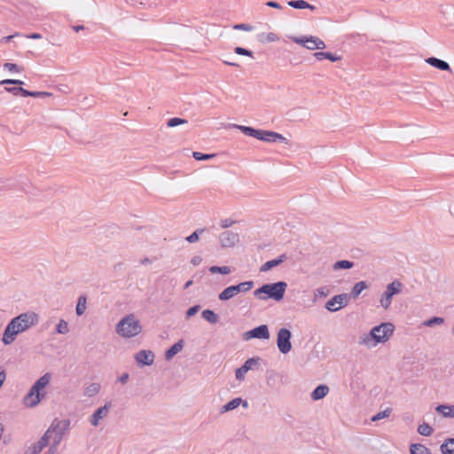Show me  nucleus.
Returning a JSON list of instances; mask_svg holds the SVG:
<instances>
[{
    "instance_id": "nucleus-1",
    "label": "nucleus",
    "mask_w": 454,
    "mask_h": 454,
    "mask_svg": "<svg viewBox=\"0 0 454 454\" xmlns=\"http://www.w3.org/2000/svg\"><path fill=\"white\" fill-rule=\"evenodd\" d=\"M37 320L38 317L35 313H22L12 318L4 329L2 341L5 345L12 343L19 333L35 325Z\"/></svg>"
},
{
    "instance_id": "nucleus-2",
    "label": "nucleus",
    "mask_w": 454,
    "mask_h": 454,
    "mask_svg": "<svg viewBox=\"0 0 454 454\" xmlns=\"http://www.w3.org/2000/svg\"><path fill=\"white\" fill-rule=\"evenodd\" d=\"M395 325L390 322L381 323L371 329L369 333L360 336L358 343L369 348L387 342L393 335Z\"/></svg>"
},
{
    "instance_id": "nucleus-3",
    "label": "nucleus",
    "mask_w": 454,
    "mask_h": 454,
    "mask_svg": "<svg viewBox=\"0 0 454 454\" xmlns=\"http://www.w3.org/2000/svg\"><path fill=\"white\" fill-rule=\"evenodd\" d=\"M51 379V374L47 372L41 376L31 387L28 393L24 397V404L27 407L32 408L36 406L43 398L45 396V393L42 392L45 388Z\"/></svg>"
},
{
    "instance_id": "nucleus-4",
    "label": "nucleus",
    "mask_w": 454,
    "mask_h": 454,
    "mask_svg": "<svg viewBox=\"0 0 454 454\" xmlns=\"http://www.w3.org/2000/svg\"><path fill=\"white\" fill-rule=\"evenodd\" d=\"M286 287L287 284L284 281L264 284L254 291V295L263 301L270 298L279 301L284 298Z\"/></svg>"
},
{
    "instance_id": "nucleus-5",
    "label": "nucleus",
    "mask_w": 454,
    "mask_h": 454,
    "mask_svg": "<svg viewBox=\"0 0 454 454\" xmlns=\"http://www.w3.org/2000/svg\"><path fill=\"white\" fill-rule=\"evenodd\" d=\"M116 333L124 338H132L142 332V326L134 314L122 317L116 325Z\"/></svg>"
},
{
    "instance_id": "nucleus-6",
    "label": "nucleus",
    "mask_w": 454,
    "mask_h": 454,
    "mask_svg": "<svg viewBox=\"0 0 454 454\" xmlns=\"http://www.w3.org/2000/svg\"><path fill=\"white\" fill-rule=\"evenodd\" d=\"M69 419H55L50 427L48 428L52 434V448H57L61 442L64 434L69 430Z\"/></svg>"
},
{
    "instance_id": "nucleus-7",
    "label": "nucleus",
    "mask_w": 454,
    "mask_h": 454,
    "mask_svg": "<svg viewBox=\"0 0 454 454\" xmlns=\"http://www.w3.org/2000/svg\"><path fill=\"white\" fill-rule=\"evenodd\" d=\"M289 38L309 51L324 50L326 47L325 42L315 35L290 36Z\"/></svg>"
},
{
    "instance_id": "nucleus-8",
    "label": "nucleus",
    "mask_w": 454,
    "mask_h": 454,
    "mask_svg": "<svg viewBox=\"0 0 454 454\" xmlns=\"http://www.w3.org/2000/svg\"><path fill=\"white\" fill-rule=\"evenodd\" d=\"M402 283L398 280L393 281L387 286L386 290L380 297V305L385 309H388L392 302V297L401 292Z\"/></svg>"
},
{
    "instance_id": "nucleus-9",
    "label": "nucleus",
    "mask_w": 454,
    "mask_h": 454,
    "mask_svg": "<svg viewBox=\"0 0 454 454\" xmlns=\"http://www.w3.org/2000/svg\"><path fill=\"white\" fill-rule=\"evenodd\" d=\"M292 333L286 328H280L277 336V346L282 354H287L292 349Z\"/></svg>"
},
{
    "instance_id": "nucleus-10",
    "label": "nucleus",
    "mask_w": 454,
    "mask_h": 454,
    "mask_svg": "<svg viewBox=\"0 0 454 454\" xmlns=\"http://www.w3.org/2000/svg\"><path fill=\"white\" fill-rule=\"evenodd\" d=\"M261 358L259 356L248 358L242 366L235 372L236 379L241 381L245 379L246 373L250 370H257L259 368Z\"/></svg>"
},
{
    "instance_id": "nucleus-11",
    "label": "nucleus",
    "mask_w": 454,
    "mask_h": 454,
    "mask_svg": "<svg viewBox=\"0 0 454 454\" xmlns=\"http://www.w3.org/2000/svg\"><path fill=\"white\" fill-rule=\"evenodd\" d=\"M251 339L268 340L270 339V332L267 325H261L253 328L250 331L246 332L243 334L244 340H249Z\"/></svg>"
},
{
    "instance_id": "nucleus-12",
    "label": "nucleus",
    "mask_w": 454,
    "mask_h": 454,
    "mask_svg": "<svg viewBox=\"0 0 454 454\" xmlns=\"http://www.w3.org/2000/svg\"><path fill=\"white\" fill-rule=\"evenodd\" d=\"M259 135L256 136V139L268 142V143H284L288 144V140L283 137L281 134L270 131V130H263V129H258Z\"/></svg>"
},
{
    "instance_id": "nucleus-13",
    "label": "nucleus",
    "mask_w": 454,
    "mask_h": 454,
    "mask_svg": "<svg viewBox=\"0 0 454 454\" xmlns=\"http://www.w3.org/2000/svg\"><path fill=\"white\" fill-rule=\"evenodd\" d=\"M348 303V294H340L334 295L325 303V309L331 312H335L340 310L341 308L345 307Z\"/></svg>"
},
{
    "instance_id": "nucleus-14",
    "label": "nucleus",
    "mask_w": 454,
    "mask_h": 454,
    "mask_svg": "<svg viewBox=\"0 0 454 454\" xmlns=\"http://www.w3.org/2000/svg\"><path fill=\"white\" fill-rule=\"evenodd\" d=\"M239 241L238 233L225 231L219 235V242L222 247H233Z\"/></svg>"
},
{
    "instance_id": "nucleus-15",
    "label": "nucleus",
    "mask_w": 454,
    "mask_h": 454,
    "mask_svg": "<svg viewBox=\"0 0 454 454\" xmlns=\"http://www.w3.org/2000/svg\"><path fill=\"white\" fill-rule=\"evenodd\" d=\"M135 359L138 365H152L154 362V353L151 350H140L135 355Z\"/></svg>"
},
{
    "instance_id": "nucleus-16",
    "label": "nucleus",
    "mask_w": 454,
    "mask_h": 454,
    "mask_svg": "<svg viewBox=\"0 0 454 454\" xmlns=\"http://www.w3.org/2000/svg\"><path fill=\"white\" fill-rule=\"evenodd\" d=\"M110 407V403H106L104 406L98 408L90 419V424L94 427L98 426L100 419L108 414Z\"/></svg>"
},
{
    "instance_id": "nucleus-17",
    "label": "nucleus",
    "mask_w": 454,
    "mask_h": 454,
    "mask_svg": "<svg viewBox=\"0 0 454 454\" xmlns=\"http://www.w3.org/2000/svg\"><path fill=\"white\" fill-rule=\"evenodd\" d=\"M240 404H242V406L244 408H247V406H248L247 402L246 400H243L241 397L233 398L232 400L228 402L226 404L223 405L220 411H221V413L231 411L238 408Z\"/></svg>"
},
{
    "instance_id": "nucleus-18",
    "label": "nucleus",
    "mask_w": 454,
    "mask_h": 454,
    "mask_svg": "<svg viewBox=\"0 0 454 454\" xmlns=\"http://www.w3.org/2000/svg\"><path fill=\"white\" fill-rule=\"evenodd\" d=\"M287 259V256L286 254H280L279 256H278L277 258L273 259V260H270V261H267L265 263H263L261 268H260V271L261 272H266V271H269L272 268L274 267H277L278 265H280L282 262H284Z\"/></svg>"
},
{
    "instance_id": "nucleus-19",
    "label": "nucleus",
    "mask_w": 454,
    "mask_h": 454,
    "mask_svg": "<svg viewBox=\"0 0 454 454\" xmlns=\"http://www.w3.org/2000/svg\"><path fill=\"white\" fill-rule=\"evenodd\" d=\"M426 62L427 64H429L430 66H432L439 70H442V71H450V67L446 61L437 59L435 57L427 58L426 59Z\"/></svg>"
},
{
    "instance_id": "nucleus-20",
    "label": "nucleus",
    "mask_w": 454,
    "mask_h": 454,
    "mask_svg": "<svg viewBox=\"0 0 454 454\" xmlns=\"http://www.w3.org/2000/svg\"><path fill=\"white\" fill-rule=\"evenodd\" d=\"M329 392V387L326 385L321 384L318 385L310 395V397L314 401H318L323 399Z\"/></svg>"
},
{
    "instance_id": "nucleus-21",
    "label": "nucleus",
    "mask_w": 454,
    "mask_h": 454,
    "mask_svg": "<svg viewBox=\"0 0 454 454\" xmlns=\"http://www.w3.org/2000/svg\"><path fill=\"white\" fill-rule=\"evenodd\" d=\"M184 340H179L174 345H172L166 352L165 358L167 360L172 359L178 352H180L184 348Z\"/></svg>"
},
{
    "instance_id": "nucleus-22",
    "label": "nucleus",
    "mask_w": 454,
    "mask_h": 454,
    "mask_svg": "<svg viewBox=\"0 0 454 454\" xmlns=\"http://www.w3.org/2000/svg\"><path fill=\"white\" fill-rule=\"evenodd\" d=\"M237 295L236 287L230 286L224 288L219 294L218 299L222 301H226Z\"/></svg>"
},
{
    "instance_id": "nucleus-23",
    "label": "nucleus",
    "mask_w": 454,
    "mask_h": 454,
    "mask_svg": "<svg viewBox=\"0 0 454 454\" xmlns=\"http://www.w3.org/2000/svg\"><path fill=\"white\" fill-rule=\"evenodd\" d=\"M435 411L445 418L454 417V405L440 404L435 408Z\"/></svg>"
},
{
    "instance_id": "nucleus-24",
    "label": "nucleus",
    "mask_w": 454,
    "mask_h": 454,
    "mask_svg": "<svg viewBox=\"0 0 454 454\" xmlns=\"http://www.w3.org/2000/svg\"><path fill=\"white\" fill-rule=\"evenodd\" d=\"M233 127L239 129L244 135L248 136V137L256 138V136L259 135L258 129H254L253 127L238 125V124H234Z\"/></svg>"
},
{
    "instance_id": "nucleus-25",
    "label": "nucleus",
    "mask_w": 454,
    "mask_h": 454,
    "mask_svg": "<svg viewBox=\"0 0 454 454\" xmlns=\"http://www.w3.org/2000/svg\"><path fill=\"white\" fill-rule=\"evenodd\" d=\"M411 454H432L431 450L420 443H412L410 446Z\"/></svg>"
},
{
    "instance_id": "nucleus-26",
    "label": "nucleus",
    "mask_w": 454,
    "mask_h": 454,
    "mask_svg": "<svg viewBox=\"0 0 454 454\" xmlns=\"http://www.w3.org/2000/svg\"><path fill=\"white\" fill-rule=\"evenodd\" d=\"M100 384L93 382L87 386L83 391V395L88 397H93L98 394L100 390Z\"/></svg>"
},
{
    "instance_id": "nucleus-27",
    "label": "nucleus",
    "mask_w": 454,
    "mask_h": 454,
    "mask_svg": "<svg viewBox=\"0 0 454 454\" xmlns=\"http://www.w3.org/2000/svg\"><path fill=\"white\" fill-rule=\"evenodd\" d=\"M202 317L210 324H216L219 320V316L211 309H205L201 313Z\"/></svg>"
},
{
    "instance_id": "nucleus-28",
    "label": "nucleus",
    "mask_w": 454,
    "mask_h": 454,
    "mask_svg": "<svg viewBox=\"0 0 454 454\" xmlns=\"http://www.w3.org/2000/svg\"><path fill=\"white\" fill-rule=\"evenodd\" d=\"M440 449L442 454H454V438L447 439Z\"/></svg>"
},
{
    "instance_id": "nucleus-29",
    "label": "nucleus",
    "mask_w": 454,
    "mask_h": 454,
    "mask_svg": "<svg viewBox=\"0 0 454 454\" xmlns=\"http://www.w3.org/2000/svg\"><path fill=\"white\" fill-rule=\"evenodd\" d=\"M236 287L237 294L239 293H247L254 287V281L248 280L234 285Z\"/></svg>"
},
{
    "instance_id": "nucleus-30",
    "label": "nucleus",
    "mask_w": 454,
    "mask_h": 454,
    "mask_svg": "<svg viewBox=\"0 0 454 454\" xmlns=\"http://www.w3.org/2000/svg\"><path fill=\"white\" fill-rule=\"evenodd\" d=\"M367 288V284L365 281H359L357 283L355 284V286H353L352 290H351V295L354 297V298H356L360 295V294Z\"/></svg>"
},
{
    "instance_id": "nucleus-31",
    "label": "nucleus",
    "mask_w": 454,
    "mask_h": 454,
    "mask_svg": "<svg viewBox=\"0 0 454 454\" xmlns=\"http://www.w3.org/2000/svg\"><path fill=\"white\" fill-rule=\"evenodd\" d=\"M354 266V262L348 260H340L337 261L333 265V269L334 270H349Z\"/></svg>"
},
{
    "instance_id": "nucleus-32",
    "label": "nucleus",
    "mask_w": 454,
    "mask_h": 454,
    "mask_svg": "<svg viewBox=\"0 0 454 454\" xmlns=\"http://www.w3.org/2000/svg\"><path fill=\"white\" fill-rule=\"evenodd\" d=\"M6 92L12 93L14 96H21L25 98L27 90L23 89L21 85H15L14 87H4Z\"/></svg>"
},
{
    "instance_id": "nucleus-33",
    "label": "nucleus",
    "mask_w": 454,
    "mask_h": 454,
    "mask_svg": "<svg viewBox=\"0 0 454 454\" xmlns=\"http://www.w3.org/2000/svg\"><path fill=\"white\" fill-rule=\"evenodd\" d=\"M86 303H87L86 297L84 295H81L78 298V302H77L76 309H75L76 314L78 316H82L84 313V311L86 309Z\"/></svg>"
},
{
    "instance_id": "nucleus-34",
    "label": "nucleus",
    "mask_w": 454,
    "mask_h": 454,
    "mask_svg": "<svg viewBox=\"0 0 454 454\" xmlns=\"http://www.w3.org/2000/svg\"><path fill=\"white\" fill-rule=\"evenodd\" d=\"M278 40V36L275 33L261 34L259 35V41L262 43H271Z\"/></svg>"
},
{
    "instance_id": "nucleus-35",
    "label": "nucleus",
    "mask_w": 454,
    "mask_h": 454,
    "mask_svg": "<svg viewBox=\"0 0 454 454\" xmlns=\"http://www.w3.org/2000/svg\"><path fill=\"white\" fill-rule=\"evenodd\" d=\"M209 271L212 274L219 273V274H223V275H227L231 272V268L228 266H211L209 268Z\"/></svg>"
},
{
    "instance_id": "nucleus-36",
    "label": "nucleus",
    "mask_w": 454,
    "mask_h": 454,
    "mask_svg": "<svg viewBox=\"0 0 454 454\" xmlns=\"http://www.w3.org/2000/svg\"><path fill=\"white\" fill-rule=\"evenodd\" d=\"M418 432L423 436H429L433 433V428L426 422L418 427Z\"/></svg>"
},
{
    "instance_id": "nucleus-37",
    "label": "nucleus",
    "mask_w": 454,
    "mask_h": 454,
    "mask_svg": "<svg viewBox=\"0 0 454 454\" xmlns=\"http://www.w3.org/2000/svg\"><path fill=\"white\" fill-rule=\"evenodd\" d=\"M444 323V318L441 317H433L426 321H424L423 325L425 326L433 327L436 325H442Z\"/></svg>"
},
{
    "instance_id": "nucleus-38",
    "label": "nucleus",
    "mask_w": 454,
    "mask_h": 454,
    "mask_svg": "<svg viewBox=\"0 0 454 454\" xmlns=\"http://www.w3.org/2000/svg\"><path fill=\"white\" fill-rule=\"evenodd\" d=\"M56 332L59 334H67L69 332L67 322L64 319H60L56 326Z\"/></svg>"
},
{
    "instance_id": "nucleus-39",
    "label": "nucleus",
    "mask_w": 454,
    "mask_h": 454,
    "mask_svg": "<svg viewBox=\"0 0 454 454\" xmlns=\"http://www.w3.org/2000/svg\"><path fill=\"white\" fill-rule=\"evenodd\" d=\"M287 4L294 9H305L308 6V2L305 0H290Z\"/></svg>"
},
{
    "instance_id": "nucleus-40",
    "label": "nucleus",
    "mask_w": 454,
    "mask_h": 454,
    "mask_svg": "<svg viewBox=\"0 0 454 454\" xmlns=\"http://www.w3.org/2000/svg\"><path fill=\"white\" fill-rule=\"evenodd\" d=\"M207 229L206 228H202V229H197L196 231H194L191 235H189L187 238H186V240L189 242V243H194V242H197L200 239V235L201 233H203Z\"/></svg>"
},
{
    "instance_id": "nucleus-41",
    "label": "nucleus",
    "mask_w": 454,
    "mask_h": 454,
    "mask_svg": "<svg viewBox=\"0 0 454 454\" xmlns=\"http://www.w3.org/2000/svg\"><path fill=\"white\" fill-rule=\"evenodd\" d=\"M51 93L46 92V91H30L27 90V92H25V98L26 97H33V98H46L51 97Z\"/></svg>"
},
{
    "instance_id": "nucleus-42",
    "label": "nucleus",
    "mask_w": 454,
    "mask_h": 454,
    "mask_svg": "<svg viewBox=\"0 0 454 454\" xmlns=\"http://www.w3.org/2000/svg\"><path fill=\"white\" fill-rule=\"evenodd\" d=\"M391 411H392L391 408H387L386 410L380 411L377 414H375L374 416H372V421H378L382 419L387 418V417H389Z\"/></svg>"
},
{
    "instance_id": "nucleus-43",
    "label": "nucleus",
    "mask_w": 454,
    "mask_h": 454,
    "mask_svg": "<svg viewBox=\"0 0 454 454\" xmlns=\"http://www.w3.org/2000/svg\"><path fill=\"white\" fill-rule=\"evenodd\" d=\"M186 122H187V120H185V119H182L179 117H174L168 121L167 125L169 128H174V127H177L181 124H184Z\"/></svg>"
},
{
    "instance_id": "nucleus-44",
    "label": "nucleus",
    "mask_w": 454,
    "mask_h": 454,
    "mask_svg": "<svg viewBox=\"0 0 454 454\" xmlns=\"http://www.w3.org/2000/svg\"><path fill=\"white\" fill-rule=\"evenodd\" d=\"M43 449V447L38 442H36L26 450L25 454H38L42 451Z\"/></svg>"
},
{
    "instance_id": "nucleus-45",
    "label": "nucleus",
    "mask_w": 454,
    "mask_h": 454,
    "mask_svg": "<svg viewBox=\"0 0 454 454\" xmlns=\"http://www.w3.org/2000/svg\"><path fill=\"white\" fill-rule=\"evenodd\" d=\"M234 52L238 55L247 56V57H251V58L254 57V53L252 51L243 48V47H240V46L235 47Z\"/></svg>"
},
{
    "instance_id": "nucleus-46",
    "label": "nucleus",
    "mask_w": 454,
    "mask_h": 454,
    "mask_svg": "<svg viewBox=\"0 0 454 454\" xmlns=\"http://www.w3.org/2000/svg\"><path fill=\"white\" fill-rule=\"evenodd\" d=\"M51 438H52V434L49 429H47L44 434L39 439L38 442L44 448L48 445Z\"/></svg>"
},
{
    "instance_id": "nucleus-47",
    "label": "nucleus",
    "mask_w": 454,
    "mask_h": 454,
    "mask_svg": "<svg viewBox=\"0 0 454 454\" xmlns=\"http://www.w3.org/2000/svg\"><path fill=\"white\" fill-rule=\"evenodd\" d=\"M214 156V154H206L200 152L193 153V158L197 160H207L212 159Z\"/></svg>"
},
{
    "instance_id": "nucleus-48",
    "label": "nucleus",
    "mask_w": 454,
    "mask_h": 454,
    "mask_svg": "<svg viewBox=\"0 0 454 454\" xmlns=\"http://www.w3.org/2000/svg\"><path fill=\"white\" fill-rule=\"evenodd\" d=\"M24 82L17 79H5L0 81V85H23Z\"/></svg>"
},
{
    "instance_id": "nucleus-49",
    "label": "nucleus",
    "mask_w": 454,
    "mask_h": 454,
    "mask_svg": "<svg viewBox=\"0 0 454 454\" xmlns=\"http://www.w3.org/2000/svg\"><path fill=\"white\" fill-rule=\"evenodd\" d=\"M235 30L252 31L253 27L247 23L235 24L233 27Z\"/></svg>"
},
{
    "instance_id": "nucleus-50",
    "label": "nucleus",
    "mask_w": 454,
    "mask_h": 454,
    "mask_svg": "<svg viewBox=\"0 0 454 454\" xmlns=\"http://www.w3.org/2000/svg\"><path fill=\"white\" fill-rule=\"evenodd\" d=\"M200 309V305H194V306L189 308L186 311V317L190 318V317H193L194 315H196L199 312Z\"/></svg>"
},
{
    "instance_id": "nucleus-51",
    "label": "nucleus",
    "mask_w": 454,
    "mask_h": 454,
    "mask_svg": "<svg viewBox=\"0 0 454 454\" xmlns=\"http://www.w3.org/2000/svg\"><path fill=\"white\" fill-rule=\"evenodd\" d=\"M277 373L274 372V371H267V373H266V381H267V384L268 385H271L272 382L275 381L276 378H277Z\"/></svg>"
},
{
    "instance_id": "nucleus-52",
    "label": "nucleus",
    "mask_w": 454,
    "mask_h": 454,
    "mask_svg": "<svg viewBox=\"0 0 454 454\" xmlns=\"http://www.w3.org/2000/svg\"><path fill=\"white\" fill-rule=\"evenodd\" d=\"M235 223V221L234 220H231L230 218H225V219H222L220 221V226L223 228V229H227L229 227H231L232 224Z\"/></svg>"
},
{
    "instance_id": "nucleus-53",
    "label": "nucleus",
    "mask_w": 454,
    "mask_h": 454,
    "mask_svg": "<svg viewBox=\"0 0 454 454\" xmlns=\"http://www.w3.org/2000/svg\"><path fill=\"white\" fill-rule=\"evenodd\" d=\"M4 69H7L9 71H15V72H19L20 71V67L17 64H14V63H5L4 65Z\"/></svg>"
},
{
    "instance_id": "nucleus-54",
    "label": "nucleus",
    "mask_w": 454,
    "mask_h": 454,
    "mask_svg": "<svg viewBox=\"0 0 454 454\" xmlns=\"http://www.w3.org/2000/svg\"><path fill=\"white\" fill-rule=\"evenodd\" d=\"M314 57L317 60L321 61L323 59H326L327 52L325 51H317L314 53Z\"/></svg>"
},
{
    "instance_id": "nucleus-55",
    "label": "nucleus",
    "mask_w": 454,
    "mask_h": 454,
    "mask_svg": "<svg viewBox=\"0 0 454 454\" xmlns=\"http://www.w3.org/2000/svg\"><path fill=\"white\" fill-rule=\"evenodd\" d=\"M326 59L332 61V62H336V61H339L341 59L340 56H338L336 54H333L332 52H327V58Z\"/></svg>"
},
{
    "instance_id": "nucleus-56",
    "label": "nucleus",
    "mask_w": 454,
    "mask_h": 454,
    "mask_svg": "<svg viewBox=\"0 0 454 454\" xmlns=\"http://www.w3.org/2000/svg\"><path fill=\"white\" fill-rule=\"evenodd\" d=\"M129 379V373L125 372L118 378V381L122 385L126 384Z\"/></svg>"
},
{
    "instance_id": "nucleus-57",
    "label": "nucleus",
    "mask_w": 454,
    "mask_h": 454,
    "mask_svg": "<svg viewBox=\"0 0 454 454\" xmlns=\"http://www.w3.org/2000/svg\"><path fill=\"white\" fill-rule=\"evenodd\" d=\"M5 379H6V372L3 367L0 366V387L4 384Z\"/></svg>"
},
{
    "instance_id": "nucleus-58",
    "label": "nucleus",
    "mask_w": 454,
    "mask_h": 454,
    "mask_svg": "<svg viewBox=\"0 0 454 454\" xmlns=\"http://www.w3.org/2000/svg\"><path fill=\"white\" fill-rule=\"evenodd\" d=\"M328 290L326 289V287H319L317 289V294L320 295V296H323V297H325L328 295Z\"/></svg>"
},
{
    "instance_id": "nucleus-59",
    "label": "nucleus",
    "mask_w": 454,
    "mask_h": 454,
    "mask_svg": "<svg viewBox=\"0 0 454 454\" xmlns=\"http://www.w3.org/2000/svg\"><path fill=\"white\" fill-rule=\"evenodd\" d=\"M266 5L269 6V7H271V8H275V9H281V5L276 2V1H268L266 3Z\"/></svg>"
},
{
    "instance_id": "nucleus-60",
    "label": "nucleus",
    "mask_w": 454,
    "mask_h": 454,
    "mask_svg": "<svg viewBox=\"0 0 454 454\" xmlns=\"http://www.w3.org/2000/svg\"><path fill=\"white\" fill-rule=\"evenodd\" d=\"M202 262V258H201L200 256H199V255L193 256V257L192 258V260H191V262H192L193 265H195V266H197V265L200 264V262Z\"/></svg>"
},
{
    "instance_id": "nucleus-61",
    "label": "nucleus",
    "mask_w": 454,
    "mask_h": 454,
    "mask_svg": "<svg viewBox=\"0 0 454 454\" xmlns=\"http://www.w3.org/2000/svg\"><path fill=\"white\" fill-rule=\"evenodd\" d=\"M27 38H30V39H40V38H42V35L39 34V33H32V34L27 35Z\"/></svg>"
},
{
    "instance_id": "nucleus-62",
    "label": "nucleus",
    "mask_w": 454,
    "mask_h": 454,
    "mask_svg": "<svg viewBox=\"0 0 454 454\" xmlns=\"http://www.w3.org/2000/svg\"><path fill=\"white\" fill-rule=\"evenodd\" d=\"M15 35H16L4 36V37L2 38L1 42L2 43H9Z\"/></svg>"
},
{
    "instance_id": "nucleus-63",
    "label": "nucleus",
    "mask_w": 454,
    "mask_h": 454,
    "mask_svg": "<svg viewBox=\"0 0 454 454\" xmlns=\"http://www.w3.org/2000/svg\"><path fill=\"white\" fill-rule=\"evenodd\" d=\"M5 181L0 178V191L6 189L7 185L5 184Z\"/></svg>"
},
{
    "instance_id": "nucleus-64",
    "label": "nucleus",
    "mask_w": 454,
    "mask_h": 454,
    "mask_svg": "<svg viewBox=\"0 0 454 454\" xmlns=\"http://www.w3.org/2000/svg\"><path fill=\"white\" fill-rule=\"evenodd\" d=\"M73 28L75 32H79L81 30H83L84 27L82 25H76V26H74Z\"/></svg>"
}]
</instances>
